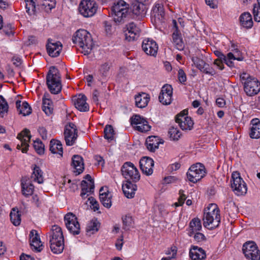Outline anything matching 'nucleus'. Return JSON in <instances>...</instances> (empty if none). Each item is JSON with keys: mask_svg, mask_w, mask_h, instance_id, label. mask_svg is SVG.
Instances as JSON below:
<instances>
[{"mask_svg": "<svg viewBox=\"0 0 260 260\" xmlns=\"http://www.w3.org/2000/svg\"><path fill=\"white\" fill-rule=\"evenodd\" d=\"M243 253L247 259L260 260V251L258 247L256 248V250L252 249L249 252H244Z\"/></svg>", "mask_w": 260, "mask_h": 260, "instance_id": "obj_46", "label": "nucleus"}, {"mask_svg": "<svg viewBox=\"0 0 260 260\" xmlns=\"http://www.w3.org/2000/svg\"><path fill=\"white\" fill-rule=\"evenodd\" d=\"M220 211L216 205L205 209L203 225L210 230L218 226L220 222Z\"/></svg>", "mask_w": 260, "mask_h": 260, "instance_id": "obj_2", "label": "nucleus"}, {"mask_svg": "<svg viewBox=\"0 0 260 260\" xmlns=\"http://www.w3.org/2000/svg\"><path fill=\"white\" fill-rule=\"evenodd\" d=\"M123 176L126 179L136 182L140 180V175L134 165L129 161L124 163L121 168Z\"/></svg>", "mask_w": 260, "mask_h": 260, "instance_id": "obj_8", "label": "nucleus"}, {"mask_svg": "<svg viewBox=\"0 0 260 260\" xmlns=\"http://www.w3.org/2000/svg\"><path fill=\"white\" fill-rule=\"evenodd\" d=\"M111 17L115 23L117 24H122L132 18L131 11L121 12L119 15H117V13L113 14L111 15Z\"/></svg>", "mask_w": 260, "mask_h": 260, "instance_id": "obj_32", "label": "nucleus"}, {"mask_svg": "<svg viewBox=\"0 0 260 260\" xmlns=\"http://www.w3.org/2000/svg\"><path fill=\"white\" fill-rule=\"evenodd\" d=\"M21 101L17 100L16 102V106L19 114L23 116L29 115L31 113V108L30 106L26 102H23L22 105Z\"/></svg>", "mask_w": 260, "mask_h": 260, "instance_id": "obj_33", "label": "nucleus"}, {"mask_svg": "<svg viewBox=\"0 0 260 260\" xmlns=\"http://www.w3.org/2000/svg\"><path fill=\"white\" fill-rule=\"evenodd\" d=\"M231 187L235 193L238 196H242L246 193L247 188L246 183L237 172H234L232 175Z\"/></svg>", "mask_w": 260, "mask_h": 260, "instance_id": "obj_9", "label": "nucleus"}, {"mask_svg": "<svg viewBox=\"0 0 260 260\" xmlns=\"http://www.w3.org/2000/svg\"><path fill=\"white\" fill-rule=\"evenodd\" d=\"M240 25L247 29L251 28L253 26V22L252 16L249 12H244L239 17Z\"/></svg>", "mask_w": 260, "mask_h": 260, "instance_id": "obj_31", "label": "nucleus"}, {"mask_svg": "<svg viewBox=\"0 0 260 260\" xmlns=\"http://www.w3.org/2000/svg\"><path fill=\"white\" fill-rule=\"evenodd\" d=\"M172 94L173 93V88L170 85L166 84L164 85L161 88V91L159 93L158 99H163L164 96L163 94Z\"/></svg>", "mask_w": 260, "mask_h": 260, "instance_id": "obj_49", "label": "nucleus"}, {"mask_svg": "<svg viewBox=\"0 0 260 260\" xmlns=\"http://www.w3.org/2000/svg\"><path fill=\"white\" fill-rule=\"evenodd\" d=\"M164 142L163 140L159 139L158 137L151 136L147 138L145 143L147 149L151 152H154L158 148L159 144H163Z\"/></svg>", "mask_w": 260, "mask_h": 260, "instance_id": "obj_28", "label": "nucleus"}, {"mask_svg": "<svg viewBox=\"0 0 260 260\" xmlns=\"http://www.w3.org/2000/svg\"><path fill=\"white\" fill-rule=\"evenodd\" d=\"M151 17L155 23H162L165 20V11L162 4H156L153 7L151 13Z\"/></svg>", "mask_w": 260, "mask_h": 260, "instance_id": "obj_19", "label": "nucleus"}, {"mask_svg": "<svg viewBox=\"0 0 260 260\" xmlns=\"http://www.w3.org/2000/svg\"><path fill=\"white\" fill-rule=\"evenodd\" d=\"M127 30L125 34V39L128 41H134L140 35V29L134 23L131 22L126 25Z\"/></svg>", "mask_w": 260, "mask_h": 260, "instance_id": "obj_21", "label": "nucleus"}, {"mask_svg": "<svg viewBox=\"0 0 260 260\" xmlns=\"http://www.w3.org/2000/svg\"><path fill=\"white\" fill-rule=\"evenodd\" d=\"M21 185L22 193L25 197H28L32 194V184L29 179L22 177Z\"/></svg>", "mask_w": 260, "mask_h": 260, "instance_id": "obj_30", "label": "nucleus"}, {"mask_svg": "<svg viewBox=\"0 0 260 260\" xmlns=\"http://www.w3.org/2000/svg\"><path fill=\"white\" fill-rule=\"evenodd\" d=\"M122 189L125 196L128 199H132L135 196L137 186L136 184L133 183L131 180H126L125 183H123Z\"/></svg>", "mask_w": 260, "mask_h": 260, "instance_id": "obj_23", "label": "nucleus"}, {"mask_svg": "<svg viewBox=\"0 0 260 260\" xmlns=\"http://www.w3.org/2000/svg\"><path fill=\"white\" fill-rule=\"evenodd\" d=\"M50 151L53 154L57 153L61 156L63 154L62 144L59 141L51 140L50 142Z\"/></svg>", "mask_w": 260, "mask_h": 260, "instance_id": "obj_36", "label": "nucleus"}, {"mask_svg": "<svg viewBox=\"0 0 260 260\" xmlns=\"http://www.w3.org/2000/svg\"><path fill=\"white\" fill-rule=\"evenodd\" d=\"M87 98L84 94H80L75 99L74 105L75 107L81 112H87L89 110L88 104L86 103Z\"/></svg>", "mask_w": 260, "mask_h": 260, "instance_id": "obj_27", "label": "nucleus"}, {"mask_svg": "<svg viewBox=\"0 0 260 260\" xmlns=\"http://www.w3.org/2000/svg\"><path fill=\"white\" fill-rule=\"evenodd\" d=\"M142 48L145 53L151 56L156 55L158 46L156 42L150 39H146L143 40Z\"/></svg>", "mask_w": 260, "mask_h": 260, "instance_id": "obj_20", "label": "nucleus"}, {"mask_svg": "<svg viewBox=\"0 0 260 260\" xmlns=\"http://www.w3.org/2000/svg\"><path fill=\"white\" fill-rule=\"evenodd\" d=\"M123 228L125 230H129L133 223V218L129 215H126L122 217Z\"/></svg>", "mask_w": 260, "mask_h": 260, "instance_id": "obj_52", "label": "nucleus"}, {"mask_svg": "<svg viewBox=\"0 0 260 260\" xmlns=\"http://www.w3.org/2000/svg\"><path fill=\"white\" fill-rule=\"evenodd\" d=\"M200 71L206 74H208L211 76H214L216 73L215 70L206 62L204 64Z\"/></svg>", "mask_w": 260, "mask_h": 260, "instance_id": "obj_51", "label": "nucleus"}, {"mask_svg": "<svg viewBox=\"0 0 260 260\" xmlns=\"http://www.w3.org/2000/svg\"><path fill=\"white\" fill-rule=\"evenodd\" d=\"M52 235L50 238V247L52 252L61 253L64 249V237L61 229L57 225L52 227Z\"/></svg>", "mask_w": 260, "mask_h": 260, "instance_id": "obj_4", "label": "nucleus"}, {"mask_svg": "<svg viewBox=\"0 0 260 260\" xmlns=\"http://www.w3.org/2000/svg\"><path fill=\"white\" fill-rule=\"evenodd\" d=\"M178 80L181 83L184 84V82L186 81V74L184 73L183 69H180L179 70L178 73Z\"/></svg>", "mask_w": 260, "mask_h": 260, "instance_id": "obj_59", "label": "nucleus"}, {"mask_svg": "<svg viewBox=\"0 0 260 260\" xmlns=\"http://www.w3.org/2000/svg\"><path fill=\"white\" fill-rule=\"evenodd\" d=\"M17 138L20 141V144H18L17 148L21 150L22 153H26L29 146L28 143L31 138L30 131L25 128L18 134Z\"/></svg>", "mask_w": 260, "mask_h": 260, "instance_id": "obj_14", "label": "nucleus"}, {"mask_svg": "<svg viewBox=\"0 0 260 260\" xmlns=\"http://www.w3.org/2000/svg\"><path fill=\"white\" fill-rule=\"evenodd\" d=\"M193 239L194 240L196 241L197 242H200L202 241H206V238L205 236V235L200 232H196L194 233L193 234Z\"/></svg>", "mask_w": 260, "mask_h": 260, "instance_id": "obj_57", "label": "nucleus"}, {"mask_svg": "<svg viewBox=\"0 0 260 260\" xmlns=\"http://www.w3.org/2000/svg\"><path fill=\"white\" fill-rule=\"evenodd\" d=\"M73 42L78 44L82 48V52L84 55L90 53L93 43L91 34L85 29H79L74 34L72 38Z\"/></svg>", "mask_w": 260, "mask_h": 260, "instance_id": "obj_1", "label": "nucleus"}, {"mask_svg": "<svg viewBox=\"0 0 260 260\" xmlns=\"http://www.w3.org/2000/svg\"><path fill=\"white\" fill-rule=\"evenodd\" d=\"M42 110L48 116L51 115L53 112L52 102L49 99H43Z\"/></svg>", "mask_w": 260, "mask_h": 260, "instance_id": "obj_41", "label": "nucleus"}, {"mask_svg": "<svg viewBox=\"0 0 260 260\" xmlns=\"http://www.w3.org/2000/svg\"><path fill=\"white\" fill-rule=\"evenodd\" d=\"M214 53L218 57V58L214 60V64L221 70L224 69L223 62L229 67L233 68L234 67V63L232 60L242 61L243 59V57H235V55L232 52L228 53L226 56L219 50H215Z\"/></svg>", "mask_w": 260, "mask_h": 260, "instance_id": "obj_6", "label": "nucleus"}, {"mask_svg": "<svg viewBox=\"0 0 260 260\" xmlns=\"http://www.w3.org/2000/svg\"><path fill=\"white\" fill-rule=\"evenodd\" d=\"M66 228L73 235H78L80 232V224L77 217L72 213H67L64 217Z\"/></svg>", "mask_w": 260, "mask_h": 260, "instance_id": "obj_12", "label": "nucleus"}, {"mask_svg": "<svg viewBox=\"0 0 260 260\" xmlns=\"http://www.w3.org/2000/svg\"><path fill=\"white\" fill-rule=\"evenodd\" d=\"M12 26L11 24H9L5 26L3 28V31L7 36H9L13 35L12 32Z\"/></svg>", "mask_w": 260, "mask_h": 260, "instance_id": "obj_61", "label": "nucleus"}, {"mask_svg": "<svg viewBox=\"0 0 260 260\" xmlns=\"http://www.w3.org/2000/svg\"><path fill=\"white\" fill-rule=\"evenodd\" d=\"M100 226V223L98 220L97 218L92 219L90 222L88 224L86 228V231L87 232H91L92 234L98 231Z\"/></svg>", "mask_w": 260, "mask_h": 260, "instance_id": "obj_44", "label": "nucleus"}, {"mask_svg": "<svg viewBox=\"0 0 260 260\" xmlns=\"http://www.w3.org/2000/svg\"><path fill=\"white\" fill-rule=\"evenodd\" d=\"M140 169L143 174L150 176L153 173L154 161L149 157H143L139 161Z\"/></svg>", "mask_w": 260, "mask_h": 260, "instance_id": "obj_18", "label": "nucleus"}, {"mask_svg": "<svg viewBox=\"0 0 260 260\" xmlns=\"http://www.w3.org/2000/svg\"><path fill=\"white\" fill-rule=\"evenodd\" d=\"M88 200L90 201V203L92 206V209L94 211H98L99 209V204L96 200L92 197H90L88 198Z\"/></svg>", "mask_w": 260, "mask_h": 260, "instance_id": "obj_60", "label": "nucleus"}, {"mask_svg": "<svg viewBox=\"0 0 260 260\" xmlns=\"http://www.w3.org/2000/svg\"><path fill=\"white\" fill-rule=\"evenodd\" d=\"M183 192L184 191L183 190H180V197L178 199V202L175 204L176 206H182L184 204L186 198V196L183 193Z\"/></svg>", "mask_w": 260, "mask_h": 260, "instance_id": "obj_58", "label": "nucleus"}, {"mask_svg": "<svg viewBox=\"0 0 260 260\" xmlns=\"http://www.w3.org/2000/svg\"><path fill=\"white\" fill-rule=\"evenodd\" d=\"M9 105L5 98L0 95V118H3L8 112Z\"/></svg>", "mask_w": 260, "mask_h": 260, "instance_id": "obj_43", "label": "nucleus"}, {"mask_svg": "<svg viewBox=\"0 0 260 260\" xmlns=\"http://www.w3.org/2000/svg\"><path fill=\"white\" fill-rule=\"evenodd\" d=\"M46 84L52 94H58L61 90V75L59 70L54 66H51L48 72Z\"/></svg>", "mask_w": 260, "mask_h": 260, "instance_id": "obj_3", "label": "nucleus"}, {"mask_svg": "<svg viewBox=\"0 0 260 260\" xmlns=\"http://www.w3.org/2000/svg\"><path fill=\"white\" fill-rule=\"evenodd\" d=\"M44 248V245L41 240L36 241L34 238V251L39 252H41Z\"/></svg>", "mask_w": 260, "mask_h": 260, "instance_id": "obj_53", "label": "nucleus"}, {"mask_svg": "<svg viewBox=\"0 0 260 260\" xmlns=\"http://www.w3.org/2000/svg\"><path fill=\"white\" fill-rule=\"evenodd\" d=\"M37 2L38 4L36 5L35 2L34 1V15L38 10H44L46 12L51 11L53 8H55L56 5L55 0H35Z\"/></svg>", "mask_w": 260, "mask_h": 260, "instance_id": "obj_17", "label": "nucleus"}, {"mask_svg": "<svg viewBox=\"0 0 260 260\" xmlns=\"http://www.w3.org/2000/svg\"><path fill=\"white\" fill-rule=\"evenodd\" d=\"M136 106L139 108L145 107L149 101V95L145 93H142L135 96Z\"/></svg>", "mask_w": 260, "mask_h": 260, "instance_id": "obj_35", "label": "nucleus"}, {"mask_svg": "<svg viewBox=\"0 0 260 260\" xmlns=\"http://www.w3.org/2000/svg\"><path fill=\"white\" fill-rule=\"evenodd\" d=\"M252 126L251 128L249 136L251 138L258 139L260 138V121L257 119L252 120Z\"/></svg>", "mask_w": 260, "mask_h": 260, "instance_id": "obj_37", "label": "nucleus"}, {"mask_svg": "<svg viewBox=\"0 0 260 260\" xmlns=\"http://www.w3.org/2000/svg\"><path fill=\"white\" fill-rule=\"evenodd\" d=\"M202 229L201 221L198 218H194L189 223V229L188 231V235L191 237L194 233L199 232Z\"/></svg>", "mask_w": 260, "mask_h": 260, "instance_id": "obj_34", "label": "nucleus"}, {"mask_svg": "<svg viewBox=\"0 0 260 260\" xmlns=\"http://www.w3.org/2000/svg\"><path fill=\"white\" fill-rule=\"evenodd\" d=\"M192 260H204L206 257L205 251L197 246H192L189 251Z\"/></svg>", "mask_w": 260, "mask_h": 260, "instance_id": "obj_26", "label": "nucleus"}, {"mask_svg": "<svg viewBox=\"0 0 260 260\" xmlns=\"http://www.w3.org/2000/svg\"><path fill=\"white\" fill-rule=\"evenodd\" d=\"M191 60L196 67L200 70H201L206 63L205 61L198 57H193L192 58Z\"/></svg>", "mask_w": 260, "mask_h": 260, "instance_id": "obj_54", "label": "nucleus"}, {"mask_svg": "<svg viewBox=\"0 0 260 260\" xmlns=\"http://www.w3.org/2000/svg\"><path fill=\"white\" fill-rule=\"evenodd\" d=\"M34 149L39 155H41L44 154L45 145L39 139H36L34 140Z\"/></svg>", "mask_w": 260, "mask_h": 260, "instance_id": "obj_45", "label": "nucleus"}, {"mask_svg": "<svg viewBox=\"0 0 260 260\" xmlns=\"http://www.w3.org/2000/svg\"><path fill=\"white\" fill-rule=\"evenodd\" d=\"M112 196L108 190L104 193H101L100 199L102 205L107 208H110L112 205L111 198Z\"/></svg>", "mask_w": 260, "mask_h": 260, "instance_id": "obj_38", "label": "nucleus"}, {"mask_svg": "<svg viewBox=\"0 0 260 260\" xmlns=\"http://www.w3.org/2000/svg\"><path fill=\"white\" fill-rule=\"evenodd\" d=\"M164 99H159V101L164 105H170L172 102V94H163Z\"/></svg>", "mask_w": 260, "mask_h": 260, "instance_id": "obj_55", "label": "nucleus"}, {"mask_svg": "<svg viewBox=\"0 0 260 260\" xmlns=\"http://www.w3.org/2000/svg\"><path fill=\"white\" fill-rule=\"evenodd\" d=\"M12 223L15 226L19 225L21 222V214L19 213L18 209L13 208L10 214Z\"/></svg>", "mask_w": 260, "mask_h": 260, "instance_id": "obj_40", "label": "nucleus"}, {"mask_svg": "<svg viewBox=\"0 0 260 260\" xmlns=\"http://www.w3.org/2000/svg\"><path fill=\"white\" fill-rule=\"evenodd\" d=\"M64 136L67 145H74L78 137V130L74 123L69 122L65 126Z\"/></svg>", "mask_w": 260, "mask_h": 260, "instance_id": "obj_13", "label": "nucleus"}, {"mask_svg": "<svg viewBox=\"0 0 260 260\" xmlns=\"http://www.w3.org/2000/svg\"><path fill=\"white\" fill-rule=\"evenodd\" d=\"M84 178L87 179L89 183H88L85 180H82L81 181V185L82 189L80 196L83 199H85L88 196L87 194L88 192L90 193H93L94 188V180L92 179L91 176L89 174H87L85 175Z\"/></svg>", "mask_w": 260, "mask_h": 260, "instance_id": "obj_16", "label": "nucleus"}, {"mask_svg": "<svg viewBox=\"0 0 260 260\" xmlns=\"http://www.w3.org/2000/svg\"><path fill=\"white\" fill-rule=\"evenodd\" d=\"M168 134L171 140L177 141L180 138L181 132L177 128L172 127L169 129Z\"/></svg>", "mask_w": 260, "mask_h": 260, "instance_id": "obj_48", "label": "nucleus"}, {"mask_svg": "<svg viewBox=\"0 0 260 260\" xmlns=\"http://www.w3.org/2000/svg\"><path fill=\"white\" fill-rule=\"evenodd\" d=\"M253 14L254 19L256 22H260V9L257 7L256 4L253 5Z\"/></svg>", "mask_w": 260, "mask_h": 260, "instance_id": "obj_56", "label": "nucleus"}, {"mask_svg": "<svg viewBox=\"0 0 260 260\" xmlns=\"http://www.w3.org/2000/svg\"><path fill=\"white\" fill-rule=\"evenodd\" d=\"M132 125H136V129L141 132H147L151 128V126L143 117L140 115H134L130 119Z\"/></svg>", "mask_w": 260, "mask_h": 260, "instance_id": "obj_15", "label": "nucleus"}, {"mask_svg": "<svg viewBox=\"0 0 260 260\" xmlns=\"http://www.w3.org/2000/svg\"><path fill=\"white\" fill-rule=\"evenodd\" d=\"M72 166L76 170L74 172L76 175L83 172L84 167L83 158L79 155H74L72 158Z\"/></svg>", "mask_w": 260, "mask_h": 260, "instance_id": "obj_29", "label": "nucleus"}, {"mask_svg": "<svg viewBox=\"0 0 260 260\" xmlns=\"http://www.w3.org/2000/svg\"><path fill=\"white\" fill-rule=\"evenodd\" d=\"M128 11H131V9L128 7V5L123 0H118L111 7V15L116 13L117 15H119L121 12H127Z\"/></svg>", "mask_w": 260, "mask_h": 260, "instance_id": "obj_24", "label": "nucleus"}, {"mask_svg": "<svg viewBox=\"0 0 260 260\" xmlns=\"http://www.w3.org/2000/svg\"><path fill=\"white\" fill-rule=\"evenodd\" d=\"M172 38L174 46L179 51L183 50L185 47V44L183 41L181 34L177 27L176 28V29L172 34Z\"/></svg>", "mask_w": 260, "mask_h": 260, "instance_id": "obj_25", "label": "nucleus"}, {"mask_svg": "<svg viewBox=\"0 0 260 260\" xmlns=\"http://www.w3.org/2000/svg\"><path fill=\"white\" fill-rule=\"evenodd\" d=\"M51 48H49V50H47V53L48 55L52 57H56L58 56L60 53L61 51H55V50H51Z\"/></svg>", "mask_w": 260, "mask_h": 260, "instance_id": "obj_64", "label": "nucleus"}, {"mask_svg": "<svg viewBox=\"0 0 260 260\" xmlns=\"http://www.w3.org/2000/svg\"><path fill=\"white\" fill-rule=\"evenodd\" d=\"M147 7L146 4L137 3L133 6L131 10L132 18H138L145 16L147 11Z\"/></svg>", "mask_w": 260, "mask_h": 260, "instance_id": "obj_22", "label": "nucleus"}, {"mask_svg": "<svg viewBox=\"0 0 260 260\" xmlns=\"http://www.w3.org/2000/svg\"><path fill=\"white\" fill-rule=\"evenodd\" d=\"M25 3V10L26 12L27 13V14L31 16L32 15V2H28V3Z\"/></svg>", "mask_w": 260, "mask_h": 260, "instance_id": "obj_62", "label": "nucleus"}, {"mask_svg": "<svg viewBox=\"0 0 260 260\" xmlns=\"http://www.w3.org/2000/svg\"><path fill=\"white\" fill-rule=\"evenodd\" d=\"M114 131L111 125H107L104 128V138L109 142L114 139Z\"/></svg>", "mask_w": 260, "mask_h": 260, "instance_id": "obj_47", "label": "nucleus"}, {"mask_svg": "<svg viewBox=\"0 0 260 260\" xmlns=\"http://www.w3.org/2000/svg\"><path fill=\"white\" fill-rule=\"evenodd\" d=\"M46 49L49 50V48H51V50H55V51H61L62 50V46L61 43L59 41L55 42L52 39H48L47 43L46 45Z\"/></svg>", "mask_w": 260, "mask_h": 260, "instance_id": "obj_42", "label": "nucleus"}, {"mask_svg": "<svg viewBox=\"0 0 260 260\" xmlns=\"http://www.w3.org/2000/svg\"><path fill=\"white\" fill-rule=\"evenodd\" d=\"M240 79L243 81H244V91L247 95L253 96L259 92L260 82L257 79L246 73H243L240 75Z\"/></svg>", "mask_w": 260, "mask_h": 260, "instance_id": "obj_5", "label": "nucleus"}, {"mask_svg": "<svg viewBox=\"0 0 260 260\" xmlns=\"http://www.w3.org/2000/svg\"><path fill=\"white\" fill-rule=\"evenodd\" d=\"M97 9L98 5L94 0H82L79 6L80 13L86 18L93 16Z\"/></svg>", "mask_w": 260, "mask_h": 260, "instance_id": "obj_10", "label": "nucleus"}, {"mask_svg": "<svg viewBox=\"0 0 260 260\" xmlns=\"http://www.w3.org/2000/svg\"><path fill=\"white\" fill-rule=\"evenodd\" d=\"M205 174L204 166L201 163H197L189 168L186 173V176L189 181L196 183L202 179Z\"/></svg>", "mask_w": 260, "mask_h": 260, "instance_id": "obj_7", "label": "nucleus"}, {"mask_svg": "<svg viewBox=\"0 0 260 260\" xmlns=\"http://www.w3.org/2000/svg\"><path fill=\"white\" fill-rule=\"evenodd\" d=\"M44 181V172L36 165L34 167V181L38 184L43 183Z\"/></svg>", "mask_w": 260, "mask_h": 260, "instance_id": "obj_39", "label": "nucleus"}, {"mask_svg": "<svg viewBox=\"0 0 260 260\" xmlns=\"http://www.w3.org/2000/svg\"><path fill=\"white\" fill-rule=\"evenodd\" d=\"M257 247V246L255 242H254L253 241H248L243 244L242 247V251L243 252H249V251H250V250H256V248Z\"/></svg>", "mask_w": 260, "mask_h": 260, "instance_id": "obj_50", "label": "nucleus"}, {"mask_svg": "<svg viewBox=\"0 0 260 260\" xmlns=\"http://www.w3.org/2000/svg\"><path fill=\"white\" fill-rule=\"evenodd\" d=\"M231 48H232V50L236 54L235 55L236 56H235V57H241L240 56L241 52L238 48L237 45H236L234 43H232L231 45Z\"/></svg>", "mask_w": 260, "mask_h": 260, "instance_id": "obj_63", "label": "nucleus"}, {"mask_svg": "<svg viewBox=\"0 0 260 260\" xmlns=\"http://www.w3.org/2000/svg\"><path fill=\"white\" fill-rule=\"evenodd\" d=\"M188 111L184 110L175 117V121L178 123L183 131L191 130L193 128L194 122L191 117L187 116Z\"/></svg>", "mask_w": 260, "mask_h": 260, "instance_id": "obj_11", "label": "nucleus"}]
</instances>
